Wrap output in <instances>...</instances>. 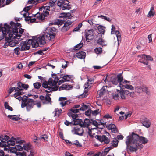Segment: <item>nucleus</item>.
<instances>
[{
  "label": "nucleus",
  "instance_id": "32",
  "mask_svg": "<svg viewBox=\"0 0 156 156\" xmlns=\"http://www.w3.org/2000/svg\"><path fill=\"white\" fill-rule=\"evenodd\" d=\"M91 124L92 125L95 126L96 127L98 126L99 125H100L99 123H100L101 124L103 125V127L104 126V123L102 122H101L99 123H98L97 121L96 120H93L92 119H91Z\"/></svg>",
  "mask_w": 156,
  "mask_h": 156
},
{
  "label": "nucleus",
  "instance_id": "24",
  "mask_svg": "<svg viewBox=\"0 0 156 156\" xmlns=\"http://www.w3.org/2000/svg\"><path fill=\"white\" fill-rule=\"evenodd\" d=\"M72 86L71 85H68L64 84L60 86L59 88V90L61 91L63 90H69L72 89Z\"/></svg>",
  "mask_w": 156,
  "mask_h": 156
},
{
  "label": "nucleus",
  "instance_id": "12",
  "mask_svg": "<svg viewBox=\"0 0 156 156\" xmlns=\"http://www.w3.org/2000/svg\"><path fill=\"white\" fill-rule=\"evenodd\" d=\"M35 104L33 99L29 98L27 102L26 109L27 111H29L32 108Z\"/></svg>",
  "mask_w": 156,
  "mask_h": 156
},
{
  "label": "nucleus",
  "instance_id": "63",
  "mask_svg": "<svg viewBox=\"0 0 156 156\" xmlns=\"http://www.w3.org/2000/svg\"><path fill=\"white\" fill-rule=\"evenodd\" d=\"M32 6H27L24 8L23 10V11H25V12H28V11L31 8Z\"/></svg>",
  "mask_w": 156,
  "mask_h": 156
},
{
  "label": "nucleus",
  "instance_id": "23",
  "mask_svg": "<svg viewBox=\"0 0 156 156\" xmlns=\"http://www.w3.org/2000/svg\"><path fill=\"white\" fill-rule=\"evenodd\" d=\"M9 137L7 135H1L0 136V140L3 143L6 144L7 141L9 140Z\"/></svg>",
  "mask_w": 156,
  "mask_h": 156
},
{
  "label": "nucleus",
  "instance_id": "29",
  "mask_svg": "<svg viewBox=\"0 0 156 156\" xmlns=\"http://www.w3.org/2000/svg\"><path fill=\"white\" fill-rule=\"evenodd\" d=\"M99 33L104 34L105 31V27L101 25H99L98 27Z\"/></svg>",
  "mask_w": 156,
  "mask_h": 156
},
{
  "label": "nucleus",
  "instance_id": "49",
  "mask_svg": "<svg viewBox=\"0 0 156 156\" xmlns=\"http://www.w3.org/2000/svg\"><path fill=\"white\" fill-rule=\"evenodd\" d=\"M99 112V109H97L96 110L94 111L92 110L91 114L92 115L95 116L98 114Z\"/></svg>",
  "mask_w": 156,
  "mask_h": 156
},
{
  "label": "nucleus",
  "instance_id": "62",
  "mask_svg": "<svg viewBox=\"0 0 156 156\" xmlns=\"http://www.w3.org/2000/svg\"><path fill=\"white\" fill-rule=\"evenodd\" d=\"M42 14L45 17H47L48 16L49 12L48 11H46L45 10H43Z\"/></svg>",
  "mask_w": 156,
  "mask_h": 156
},
{
  "label": "nucleus",
  "instance_id": "39",
  "mask_svg": "<svg viewBox=\"0 0 156 156\" xmlns=\"http://www.w3.org/2000/svg\"><path fill=\"white\" fill-rule=\"evenodd\" d=\"M21 84H22V83L21 82H19L17 83V87L16 88L15 92L16 91H22L23 90V89H22L21 87Z\"/></svg>",
  "mask_w": 156,
  "mask_h": 156
},
{
  "label": "nucleus",
  "instance_id": "11",
  "mask_svg": "<svg viewBox=\"0 0 156 156\" xmlns=\"http://www.w3.org/2000/svg\"><path fill=\"white\" fill-rule=\"evenodd\" d=\"M112 135L113 136V139L111 142L112 146L108 147V153L110 150L113 149L114 147H117L118 145V141L117 139L116 138L114 137L115 135L114 134H112Z\"/></svg>",
  "mask_w": 156,
  "mask_h": 156
},
{
  "label": "nucleus",
  "instance_id": "46",
  "mask_svg": "<svg viewBox=\"0 0 156 156\" xmlns=\"http://www.w3.org/2000/svg\"><path fill=\"white\" fill-rule=\"evenodd\" d=\"M45 100L47 101L48 102L46 103L48 104L49 103L51 102V98L49 96V94L48 93H47L46 94V95L45 97Z\"/></svg>",
  "mask_w": 156,
  "mask_h": 156
},
{
  "label": "nucleus",
  "instance_id": "19",
  "mask_svg": "<svg viewBox=\"0 0 156 156\" xmlns=\"http://www.w3.org/2000/svg\"><path fill=\"white\" fill-rule=\"evenodd\" d=\"M94 30L93 29L90 30H86L85 31V35L87 37L93 39L94 34L93 33Z\"/></svg>",
  "mask_w": 156,
  "mask_h": 156
},
{
  "label": "nucleus",
  "instance_id": "60",
  "mask_svg": "<svg viewBox=\"0 0 156 156\" xmlns=\"http://www.w3.org/2000/svg\"><path fill=\"white\" fill-rule=\"evenodd\" d=\"M34 43V41H33V39H29L27 42H26V43L28 45H30V44H32L33 43Z\"/></svg>",
  "mask_w": 156,
  "mask_h": 156
},
{
  "label": "nucleus",
  "instance_id": "31",
  "mask_svg": "<svg viewBox=\"0 0 156 156\" xmlns=\"http://www.w3.org/2000/svg\"><path fill=\"white\" fill-rule=\"evenodd\" d=\"M47 83L50 86H54L57 83L56 82H55V81H53V79L51 78L49 79L48 81H47Z\"/></svg>",
  "mask_w": 156,
  "mask_h": 156
},
{
  "label": "nucleus",
  "instance_id": "14",
  "mask_svg": "<svg viewBox=\"0 0 156 156\" xmlns=\"http://www.w3.org/2000/svg\"><path fill=\"white\" fill-rule=\"evenodd\" d=\"M41 139H43L44 140H46V141H48V136L46 134L42 135L41 136L39 137L35 136L34 140V142L36 143V144L38 145L39 144L38 143V141Z\"/></svg>",
  "mask_w": 156,
  "mask_h": 156
},
{
  "label": "nucleus",
  "instance_id": "9",
  "mask_svg": "<svg viewBox=\"0 0 156 156\" xmlns=\"http://www.w3.org/2000/svg\"><path fill=\"white\" fill-rule=\"evenodd\" d=\"M140 121L143 125L146 128H148L150 126L151 122L150 120L147 118L143 117L141 118Z\"/></svg>",
  "mask_w": 156,
  "mask_h": 156
},
{
  "label": "nucleus",
  "instance_id": "7",
  "mask_svg": "<svg viewBox=\"0 0 156 156\" xmlns=\"http://www.w3.org/2000/svg\"><path fill=\"white\" fill-rule=\"evenodd\" d=\"M31 145L30 144V149L25 150V151H23L22 152H19L18 154H16V156H34V150L31 148Z\"/></svg>",
  "mask_w": 156,
  "mask_h": 156
},
{
  "label": "nucleus",
  "instance_id": "40",
  "mask_svg": "<svg viewBox=\"0 0 156 156\" xmlns=\"http://www.w3.org/2000/svg\"><path fill=\"white\" fill-rule=\"evenodd\" d=\"M116 35V37L117 38V40L118 41V42L119 43V41H120L121 40V34L120 32L118 30H116L115 31V33Z\"/></svg>",
  "mask_w": 156,
  "mask_h": 156
},
{
  "label": "nucleus",
  "instance_id": "64",
  "mask_svg": "<svg viewBox=\"0 0 156 156\" xmlns=\"http://www.w3.org/2000/svg\"><path fill=\"white\" fill-rule=\"evenodd\" d=\"M107 147H106L104 152L103 151L101 154H100V156H105L107 154Z\"/></svg>",
  "mask_w": 156,
  "mask_h": 156
},
{
  "label": "nucleus",
  "instance_id": "33",
  "mask_svg": "<svg viewBox=\"0 0 156 156\" xmlns=\"http://www.w3.org/2000/svg\"><path fill=\"white\" fill-rule=\"evenodd\" d=\"M123 72L122 73L119 74L117 76V78L118 83H122L123 79L122 76Z\"/></svg>",
  "mask_w": 156,
  "mask_h": 156
},
{
  "label": "nucleus",
  "instance_id": "41",
  "mask_svg": "<svg viewBox=\"0 0 156 156\" xmlns=\"http://www.w3.org/2000/svg\"><path fill=\"white\" fill-rule=\"evenodd\" d=\"M33 85L35 88L38 89L41 86V84L40 82H36V83L33 84Z\"/></svg>",
  "mask_w": 156,
  "mask_h": 156
},
{
  "label": "nucleus",
  "instance_id": "27",
  "mask_svg": "<svg viewBox=\"0 0 156 156\" xmlns=\"http://www.w3.org/2000/svg\"><path fill=\"white\" fill-rule=\"evenodd\" d=\"M30 48V45H28L26 43V41H23V44L21 47L20 51H23L26 50H28Z\"/></svg>",
  "mask_w": 156,
  "mask_h": 156
},
{
  "label": "nucleus",
  "instance_id": "4",
  "mask_svg": "<svg viewBox=\"0 0 156 156\" xmlns=\"http://www.w3.org/2000/svg\"><path fill=\"white\" fill-rule=\"evenodd\" d=\"M9 27L11 28L9 29V35H11L12 36V34H14L16 37H19L20 35H18V29L21 27V24L17 23H16L12 21H11L10 22V25H9Z\"/></svg>",
  "mask_w": 156,
  "mask_h": 156
},
{
  "label": "nucleus",
  "instance_id": "3",
  "mask_svg": "<svg viewBox=\"0 0 156 156\" xmlns=\"http://www.w3.org/2000/svg\"><path fill=\"white\" fill-rule=\"evenodd\" d=\"M8 33L7 35H6L5 37V40L7 41L5 43L4 47L6 48L8 46H9L11 47H13L19 43L18 41L17 40H13V39L16 38L15 36H14V34H12V36L10 35L9 36Z\"/></svg>",
  "mask_w": 156,
  "mask_h": 156
},
{
  "label": "nucleus",
  "instance_id": "35",
  "mask_svg": "<svg viewBox=\"0 0 156 156\" xmlns=\"http://www.w3.org/2000/svg\"><path fill=\"white\" fill-rule=\"evenodd\" d=\"M62 112V111L61 109L59 110L58 108L55 109V110L53 112L54 116L57 115L58 116L59 114Z\"/></svg>",
  "mask_w": 156,
  "mask_h": 156
},
{
  "label": "nucleus",
  "instance_id": "21",
  "mask_svg": "<svg viewBox=\"0 0 156 156\" xmlns=\"http://www.w3.org/2000/svg\"><path fill=\"white\" fill-rule=\"evenodd\" d=\"M15 140L16 138L13 137H12L7 141L6 146L8 148L11 147V146H13L15 144Z\"/></svg>",
  "mask_w": 156,
  "mask_h": 156
},
{
  "label": "nucleus",
  "instance_id": "5",
  "mask_svg": "<svg viewBox=\"0 0 156 156\" xmlns=\"http://www.w3.org/2000/svg\"><path fill=\"white\" fill-rule=\"evenodd\" d=\"M30 144H24L23 146L20 145H16L14 147H11V149L10 150V152L14 153L16 154H18L20 152H17V151H20L23 150H27L28 149L30 148Z\"/></svg>",
  "mask_w": 156,
  "mask_h": 156
},
{
  "label": "nucleus",
  "instance_id": "52",
  "mask_svg": "<svg viewBox=\"0 0 156 156\" xmlns=\"http://www.w3.org/2000/svg\"><path fill=\"white\" fill-rule=\"evenodd\" d=\"M142 87L138 86L135 87V91L138 93H140L142 92Z\"/></svg>",
  "mask_w": 156,
  "mask_h": 156
},
{
  "label": "nucleus",
  "instance_id": "18",
  "mask_svg": "<svg viewBox=\"0 0 156 156\" xmlns=\"http://www.w3.org/2000/svg\"><path fill=\"white\" fill-rule=\"evenodd\" d=\"M111 83L115 85H117L119 83L117 78L113 76L111 77L110 82L108 83V88L111 87V86L110 85Z\"/></svg>",
  "mask_w": 156,
  "mask_h": 156
},
{
  "label": "nucleus",
  "instance_id": "30",
  "mask_svg": "<svg viewBox=\"0 0 156 156\" xmlns=\"http://www.w3.org/2000/svg\"><path fill=\"white\" fill-rule=\"evenodd\" d=\"M109 93H111V92L108 91V93L109 94V97H112L115 100H116L118 99L119 98H120L119 94H118L112 93L111 94V95L110 96V94H109Z\"/></svg>",
  "mask_w": 156,
  "mask_h": 156
},
{
  "label": "nucleus",
  "instance_id": "28",
  "mask_svg": "<svg viewBox=\"0 0 156 156\" xmlns=\"http://www.w3.org/2000/svg\"><path fill=\"white\" fill-rule=\"evenodd\" d=\"M91 120L87 119H86L84 122H83V124L82 125V127H86L87 128L89 127L90 124H91Z\"/></svg>",
  "mask_w": 156,
  "mask_h": 156
},
{
  "label": "nucleus",
  "instance_id": "58",
  "mask_svg": "<svg viewBox=\"0 0 156 156\" xmlns=\"http://www.w3.org/2000/svg\"><path fill=\"white\" fill-rule=\"evenodd\" d=\"M124 88L127 89H129L131 90H133V88L131 85L126 84L125 85Z\"/></svg>",
  "mask_w": 156,
  "mask_h": 156
},
{
  "label": "nucleus",
  "instance_id": "36",
  "mask_svg": "<svg viewBox=\"0 0 156 156\" xmlns=\"http://www.w3.org/2000/svg\"><path fill=\"white\" fill-rule=\"evenodd\" d=\"M49 85L48 83H47V81H46L45 79H44L43 80V83H42V87L45 88L47 89L48 90H49V88L50 87V86Z\"/></svg>",
  "mask_w": 156,
  "mask_h": 156
},
{
  "label": "nucleus",
  "instance_id": "53",
  "mask_svg": "<svg viewBox=\"0 0 156 156\" xmlns=\"http://www.w3.org/2000/svg\"><path fill=\"white\" fill-rule=\"evenodd\" d=\"M75 143H73V144H71L75 145L77 146V147H82V145L79 143V142L78 140H75Z\"/></svg>",
  "mask_w": 156,
  "mask_h": 156
},
{
  "label": "nucleus",
  "instance_id": "43",
  "mask_svg": "<svg viewBox=\"0 0 156 156\" xmlns=\"http://www.w3.org/2000/svg\"><path fill=\"white\" fill-rule=\"evenodd\" d=\"M54 87H52L53 86H50V87L49 88V90L50 91V92L51 91H56L58 90V87L57 86H54Z\"/></svg>",
  "mask_w": 156,
  "mask_h": 156
},
{
  "label": "nucleus",
  "instance_id": "1",
  "mask_svg": "<svg viewBox=\"0 0 156 156\" xmlns=\"http://www.w3.org/2000/svg\"><path fill=\"white\" fill-rule=\"evenodd\" d=\"M148 142V139L142 136H140L134 133L132 135L128 136L126 141V148L131 152H136L138 149H141L144 144Z\"/></svg>",
  "mask_w": 156,
  "mask_h": 156
},
{
  "label": "nucleus",
  "instance_id": "55",
  "mask_svg": "<svg viewBox=\"0 0 156 156\" xmlns=\"http://www.w3.org/2000/svg\"><path fill=\"white\" fill-rule=\"evenodd\" d=\"M28 2L30 4H35L37 3H40L38 0H29Z\"/></svg>",
  "mask_w": 156,
  "mask_h": 156
},
{
  "label": "nucleus",
  "instance_id": "16",
  "mask_svg": "<svg viewBox=\"0 0 156 156\" xmlns=\"http://www.w3.org/2000/svg\"><path fill=\"white\" fill-rule=\"evenodd\" d=\"M72 23V22L69 20H68L65 22L64 26L62 28V30L65 31H68L69 29L71 27L70 25H71Z\"/></svg>",
  "mask_w": 156,
  "mask_h": 156
},
{
  "label": "nucleus",
  "instance_id": "59",
  "mask_svg": "<svg viewBox=\"0 0 156 156\" xmlns=\"http://www.w3.org/2000/svg\"><path fill=\"white\" fill-rule=\"evenodd\" d=\"M92 110L90 109L86 111L85 112V115L87 116H90L91 114Z\"/></svg>",
  "mask_w": 156,
  "mask_h": 156
},
{
  "label": "nucleus",
  "instance_id": "17",
  "mask_svg": "<svg viewBox=\"0 0 156 156\" xmlns=\"http://www.w3.org/2000/svg\"><path fill=\"white\" fill-rule=\"evenodd\" d=\"M108 130H111V132L114 133H116L118 132L116 126L112 123L108 124Z\"/></svg>",
  "mask_w": 156,
  "mask_h": 156
},
{
  "label": "nucleus",
  "instance_id": "50",
  "mask_svg": "<svg viewBox=\"0 0 156 156\" xmlns=\"http://www.w3.org/2000/svg\"><path fill=\"white\" fill-rule=\"evenodd\" d=\"M50 8V7L49 6H46L43 7H41V8H40L39 9V10L42 11L43 10H45L46 11H50V9H49Z\"/></svg>",
  "mask_w": 156,
  "mask_h": 156
},
{
  "label": "nucleus",
  "instance_id": "2",
  "mask_svg": "<svg viewBox=\"0 0 156 156\" xmlns=\"http://www.w3.org/2000/svg\"><path fill=\"white\" fill-rule=\"evenodd\" d=\"M56 33L57 29L55 28L47 29L45 32L38 37L40 44L44 45L47 40L52 41L55 38Z\"/></svg>",
  "mask_w": 156,
  "mask_h": 156
},
{
  "label": "nucleus",
  "instance_id": "56",
  "mask_svg": "<svg viewBox=\"0 0 156 156\" xmlns=\"http://www.w3.org/2000/svg\"><path fill=\"white\" fill-rule=\"evenodd\" d=\"M52 77L54 78L57 83L58 81L59 80V78L56 75V74L55 73H54L53 74H52Z\"/></svg>",
  "mask_w": 156,
  "mask_h": 156
},
{
  "label": "nucleus",
  "instance_id": "6",
  "mask_svg": "<svg viewBox=\"0 0 156 156\" xmlns=\"http://www.w3.org/2000/svg\"><path fill=\"white\" fill-rule=\"evenodd\" d=\"M138 57L142 58L139 61V62L146 65H147L148 64V62L147 61H152L153 60V58L151 56L146 55L145 54L139 55Z\"/></svg>",
  "mask_w": 156,
  "mask_h": 156
},
{
  "label": "nucleus",
  "instance_id": "34",
  "mask_svg": "<svg viewBox=\"0 0 156 156\" xmlns=\"http://www.w3.org/2000/svg\"><path fill=\"white\" fill-rule=\"evenodd\" d=\"M154 14V10L153 7H151L150 11L149 12L147 15L148 17H151L153 16Z\"/></svg>",
  "mask_w": 156,
  "mask_h": 156
},
{
  "label": "nucleus",
  "instance_id": "61",
  "mask_svg": "<svg viewBox=\"0 0 156 156\" xmlns=\"http://www.w3.org/2000/svg\"><path fill=\"white\" fill-rule=\"evenodd\" d=\"M21 86L23 89H24L25 90H27L29 87V86L27 84H24L22 83L21 84Z\"/></svg>",
  "mask_w": 156,
  "mask_h": 156
},
{
  "label": "nucleus",
  "instance_id": "15",
  "mask_svg": "<svg viewBox=\"0 0 156 156\" xmlns=\"http://www.w3.org/2000/svg\"><path fill=\"white\" fill-rule=\"evenodd\" d=\"M94 137L98 141L101 142H105V143H107V138L106 136L104 135L102 136L97 135Z\"/></svg>",
  "mask_w": 156,
  "mask_h": 156
},
{
  "label": "nucleus",
  "instance_id": "37",
  "mask_svg": "<svg viewBox=\"0 0 156 156\" xmlns=\"http://www.w3.org/2000/svg\"><path fill=\"white\" fill-rule=\"evenodd\" d=\"M72 77V76L68 75H65L63 76V79L65 81H68Z\"/></svg>",
  "mask_w": 156,
  "mask_h": 156
},
{
  "label": "nucleus",
  "instance_id": "51",
  "mask_svg": "<svg viewBox=\"0 0 156 156\" xmlns=\"http://www.w3.org/2000/svg\"><path fill=\"white\" fill-rule=\"evenodd\" d=\"M97 43L101 45H104V42L101 38H99L97 41Z\"/></svg>",
  "mask_w": 156,
  "mask_h": 156
},
{
  "label": "nucleus",
  "instance_id": "8",
  "mask_svg": "<svg viewBox=\"0 0 156 156\" xmlns=\"http://www.w3.org/2000/svg\"><path fill=\"white\" fill-rule=\"evenodd\" d=\"M4 27H2L1 26H0V32H1L3 35V37H5L6 35L9 33V29H11L9 27V25L7 23H5L4 25Z\"/></svg>",
  "mask_w": 156,
  "mask_h": 156
},
{
  "label": "nucleus",
  "instance_id": "48",
  "mask_svg": "<svg viewBox=\"0 0 156 156\" xmlns=\"http://www.w3.org/2000/svg\"><path fill=\"white\" fill-rule=\"evenodd\" d=\"M88 108V106L85 105L83 103L82 106L80 108V110L84 111L86 110Z\"/></svg>",
  "mask_w": 156,
  "mask_h": 156
},
{
  "label": "nucleus",
  "instance_id": "13",
  "mask_svg": "<svg viewBox=\"0 0 156 156\" xmlns=\"http://www.w3.org/2000/svg\"><path fill=\"white\" fill-rule=\"evenodd\" d=\"M82 127H83L80 126V128H78V127H74L73 130L74 133V134L80 136H83L84 133V130Z\"/></svg>",
  "mask_w": 156,
  "mask_h": 156
},
{
  "label": "nucleus",
  "instance_id": "26",
  "mask_svg": "<svg viewBox=\"0 0 156 156\" xmlns=\"http://www.w3.org/2000/svg\"><path fill=\"white\" fill-rule=\"evenodd\" d=\"M85 52L83 51L77 53L76 54V56L78 58L82 59L84 58L86 56Z\"/></svg>",
  "mask_w": 156,
  "mask_h": 156
},
{
  "label": "nucleus",
  "instance_id": "25",
  "mask_svg": "<svg viewBox=\"0 0 156 156\" xmlns=\"http://www.w3.org/2000/svg\"><path fill=\"white\" fill-rule=\"evenodd\" d=\"M73 122H74L73 125H79L80 126L82 127V125H83V121L82 119H73Z\"/></svg>",
  "mask_w": 156,
  "mask_h": 156
},
{
  "label": "nucleus",
  "instance_id": "22",
  "mask_svg": "<svg viewBox=\"0 0 156 156\" xmlns=\"http://www.w3.org/2000/svg\"><path fill=\"white\" fill-rule=\"evenodd\" d=\"M83 41V37H82V41L81 42L77 44L76 45H75L74 46V48L73 49H70V51H74L76 50H79L80 48H81L83 46V43L82 42Z\"/></svg>",
  "mask_w": 156,
  "mask_h": 156
},
{
  "label": "nucleus",
  "instance_id": "54",
  "mask_svg": "<svg viewBox=\"0 0 156 156\" xmlns=\"http://www.w3.org/2000/svg\"><path fill=\"white\" fill-rule=\"evenodd\" d=\"M94 51L96 54H99L102 51V49L101 48H96L94 49Z\"/></svg>",
  "mask_w": 156,
  "mask_h": 156
},
{
  "label": "nucleus",
  "instance_id": "10",
  "mask_svg": "<svg viewBox=\"0 0 156 156\" xmlns=\"http://www.w3.org/2000/svg\"><path fill=\"white\" fill-rule=\"evenodd\" d=\"M107 86H103L98 91L97 97L98 98L103 96L107 91Z\"/></svg>",
  "mask_w": 156,
  "mask_h": 156
},
{
  "label": "nucleus",
  "instance_id": "57",
  "mask_svg": "<svg viewBox=\"0 0 156 156\" xmlns=\"http://www.w3.org/2000/svg\"><path fill=\"white\" fill-rule=\"evenodd\" d=\"M80 109H75L73 108H72L70 109V111H71L73 113H76L79 112Z\"/></svg>",
  "mask_w": 156,
  "mask_h": 156
},
{
  "label": "nucleus",
  "instance_id": "47",
  "mask_svg": "<svg viewBox=\"0 0 156 156\" xmlns=\"http://www.w3.org/2000/svg\"><path fill=\"white\" fill-rule=\"evenodd\" d=\"M19 32H18V35H20V36L16 37L15 35V37H16V38H17L18 37H20L21 34H22L24 32V31L25 30V29L20 28L19 29Z\"/></svg>",
  "mask_w": 156,
  "mask_h": 156
},
{
  "label": "nucleus",
  "instance_id": "42",
  "mask_svg": "<svg viewBox=\"0 0 156 156\" xmlns=\"http://www.w3.org/2000/svg\"><path fill=\"white\" fill-rule=\"evenodd\" d=\"M4 106L5 109H7L9 110L12 111L13 110L12 108L9 105L8 103L7 102H5V103Z\"/></svg>",
  "mask_w": 156,
  "mask_h": 156
},
{
  "label": "nucleus",
  "instance_id": "44",
  "mask_svg": "<svg viewBox=\"0 0 156 156\" xmlns=\"http://www.w3.org/2000/svg\"><path fill=\"white\" fill-rule=\"evenodd\" d=\"M60 21L59 20H56L52 21L49 23V25H58L60 24Z\"/></svg>",
  "mask_w": 156,
  "mask_h": 156
},
{
  "label": "nucleus",
  "instance_id": "45",
  "mask_svg": "<svg viewBox=\"0 0 156 156\" xmlns=\"http://www.w3.org/2000/svg\"><path fill=\"white\" fill-rule=\"evenodd\" d=\"M142 92H145L147 94H149L150 92L148 91V88L146 86H142Z\"/></svg>",
  "mask_w": 156,
  "mask_h": 156
},
{
  "label": "nucleus",
  "instance_id": "20",
  "mask_svg": "<svg viewBox=\"0 0 156 156\" xmlns=\"http://www.w3.org/2000/svg\"><path fill=\"white\" fill-rule=\"evenodd\" d=\"M129 94V92L128 91L126 90H122L119 91V94L121 98L122 99H125L126 96L128 95Z\"/></svg>",
  "mask_w": 156,
  "mask_h": 156
},
{
  "label": "nucleus",
  "instance_id": "38",
  "mask_svg": "<svg viewBox=\"0 0 156 156\" xmlns=\"http://www.w3.org/2000/svg\"><path fill=\"white\" fill-rule=\"evenodd\" d=\"M71 5L69 4V3L64 4L63 5H62L63 6L61 8L62 10H65L66 9H69L71 8V7H70V6Z\"/></svg>",
  "mask_w": 156,
  "mask_h": 156
}]
</instances>
